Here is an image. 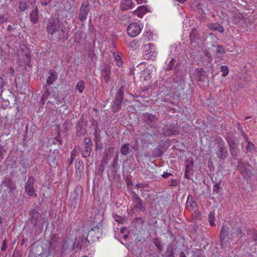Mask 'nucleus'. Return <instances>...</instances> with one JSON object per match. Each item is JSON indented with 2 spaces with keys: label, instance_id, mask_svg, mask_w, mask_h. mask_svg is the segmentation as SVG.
<instances>
[{
  "label": "nucleus",
  "instance_id": "3c124183",
  "mask_svg": "<svg viewBox=\"0 0 257 257\" xmlns=\"http://www.w3.org/2000/svg\"><path fill=\"white\" fill-rule=\"evenodd\" d=\"M85 143L88 144L90 142V139H85Z\"/></svg>",
  "mask_w": 257,
  "mask_h": 257
},
{
  "label": "nucleus",
  "instance_id": "58836bf2",
  "mask_svg": "<svg viewBox=\"0 0 257 257\" xmlns=\"http://www.w3.org/2000/svg\"><path fill=\"white\" fill-rule=\"evenodd\" d=\"M51 2V0H40V3L43 6H46L48 5Z\"/></svg>",
  "mask_w": 257,
  "mask_h": 257
},
{
  "label": "nucleus",
  "instance_id": "c85d7f7f",
  "mask_svg": "<svg viewBox=\"0 0 257 257\" xmlns=\"http://www.w3.org/2000/svg\"><path fill=\"white\" fill-rule=\"evenodd\" d=\"M230 152L231 155L233 157H236L237 156V154L239 153V150L238 149H237L235 146H231L230 145Z\"/></svg>",
  "mask_w": 257,
  "mask_h": 257
},
{
  "label": "nucleus",
  "instance_id": "09e8293b",
  "mask_svg": "<svg viewBox=\"0 0 257 257\" xmlns=\"http://www.w3.org/2000/svg\"><path fill=\"white\" fill-rule=\"evenodd\" d=\"M171 175V173H164L163 174V177L164 178H167L169 176H170Z\"/></svg>",
  "mask_w": 257,
  "mask_h": 257
},
{
  "label": "nucleus",
  "instance_id": "1a4fd4ad",
  "mask_svg": "<svg viewBox=\"0 0 257 257\" xmlns=\"http://www.w3.org/2000/svg\"><path fill=\"white\" fill-rule=\"evenodd\" d=\"M190 41L191 44L197 43L199 40V33L196 29H193L190 33Z\"/></svg>",
  "mask_w": 257,
  "mask_h": 257
},
{
  "label": "nucleus",
  "instance_id": "9d476101",
  "mask_svg": "<svg viewBox=\"0 0 257 257\" xmlns=\"http://www.w3.org/2000/svg\"><path fill=\"white\" fill-rule=\"evenodd\" d=\"M49 73L50 74L49 76L47 78L46 83L47 85H51L53 83V82L57 80L58 78V75L56 71L54 70L51 69L49 71Z\"/></svg>",
  "mask_w": 257,
  "mask_h": 257
},
{
  "label": "nucleus",
  "instance_id": "f257e3e1",
  "mask_svg": "<svg viewBox=\"0 0 257 257\" xmlns=\"http://www.w3.org/2000/svg\"><path fill=\"white\" fill-rule=\"evenodd\" d=\"M60 29V20L57 18H50L46 27V30L49 34L52 35Z\"/></svg>",
  "mask_w": 257,
  "mask_h": 257
},
{
  "label": "nucleus",
  "instance_id": "de8ad7c7",
  "mask_svg": "<svg viewBox=\"0 0 257 257\" xmlns=\"http://www.w3.org/2000/svg\"><path fill=\"white\" fill-rule=\"evenodd\" d=\"M188 171H189V166H187L186 167V173L185 174V177L186 178H189L188 175Z\"/></svg>",
  "mask_w": 257,
  "mask_h": 257
},
{
  "label": "nucleus",
  "instance_id": "473e14b6",
  "mask_svg": "<svg viewBox=\"0 0 257 257\" xmlns=\"http://www.w3.org/2000/svg\"><path fill=\"white\" fill-rule=\"evenodd\" d=\"M145 118L147 119H145V121L148 124H151L152 120V119L154 118V116L151 113H145Z\"/></svg>",
  "mask_w": 257,
  "mask_h": 257
},
{
  "label": "nucleus",
  "instance_id": "680f3d73",
  "mask_svg": "<svg viewBox=\"0 0 257 257\" xmlns=\"http://www.w3.org/2000/svg\"><path fill=\"white\" fill-rule=\"evenodd\" d=\"M36 0H29V2H35Z\"/></svg>",
  "mask_w": 257,
  "mask_h": 257
},
{
  "label": "nucleus",
  "instance_id": "052dcab7",
  "mask_svg": "<svg viewBox=\"0 0 257 257\" xmlns=\"http://www.w3.org/2000/svg\"><path fill=\"white\" fill-rule=\"evenodd\" d=\"M11 28H12V27H11L10 25H9V26H8V29H9V30H10Z\"/></svg>",
  "mask_w": 257,
  "mask_h": 257
},
{
  "label": "nucleus",
  "instance_id": "0eeeda50",
  "mask_svg": "<svg viewBox=\"0 0 257 257\" xmlns=\"http://www.w3.org/2000/svg\"><path fill=\"white\" fill-rule=\"evenodd\" d=\"M133 200L135 204V208H138L142 211H145V208L143 205L142 201L140 197L135 193H134Z\"/></svg>",
  "mask_w": 257,
  "mask_h": 257
},
{
  "label": "nucleus",
  "instance_id": "39448f33",
  "mask_svg": "<svg viewBox=\"0 0 257 257\" xmlns=\"http://www.w3.org/2000/svg\"><path fill=\"white\" fill-rule=\"evenodd\" d=\"M101 232V229L99 227L95 226L89 231L87 237L91 238L92 240H95L99 237Z\"/></svg>",
  "mask_w": 257,
  "mask_h": 257
},
{
  "label": "nucleus",
  "instance_id": "c756f323",
  "mask_svg": "<svg viewBox=\"0 0 257 257\" xmlns=\"http://www.w3.org/2000/svg\"><path fill=\"white\" fill-rule=\"evenodd\" d=\"M213 47L215 48V51H216V53L217 54H221L225 53L224 48L222 46L218 45L217 46H215L214 45Z\"/></svg>",
  "mask_w": 257,
  "mask_h": 257
},
{
  "label": "nucleus",
  "instance_id": "6e6d98bb",
  "mask_svg": "<svg viewBox=\"0 0 257 257\" xmlns=\"http://www.w3.org/2000/svg\"><path fill=\"white\" fill-rule=\"evenodd\" d=\"M73 160H74V158L72 157V156H71L70 163H72L73 161Z\"/></svg>",
  "mask_w": 257,
  "mask_h": 257
},
{
  "label": "nucleus",
  "instance_id": "dca6fc26",
  "mask_svg": "<svg viewBox=\"0 0 257 257\" xmlns=\"http://www.w3.org/2000/svg\"><path fill=\"white\" fill-rule=\"evenodd\" d=\"M7 78L4 75H0V96L4 90V86L7 84Z\"/></svg>",
  "mask_w": 257,
  "mask_h": 257
},
{
  "label": "nucleus",
  "instance_id": "8fccbe9b",
  "mask_svg": "<svg viewBox=\"0 0 257 257\" xmlns=\"http://www.w3.org/2000/svg\"><path fill=\"white\" fill-rule=\"evenodd\" d=\"M239 129L241 132L242 136L244 137V138H245V135L242 129L240 127H239Z\"/></svg>",
  "mask_w": 257,
  "mask_h": 257
},
{
  "label": "nucleus",
  "instance_id": "2f4dec72",
  "mask_svg": "<svg viewBox=\"0 0 257 257\" xmlns=\"http://www.w3.org/2000/svg\"><path fill=\"white\" fill-rule=\"evenodd\" d=\"M44 89H45V92H44V94L42 95V97H41L42 100H43V101L44 100L48 98V96L50 95V93L49 92V89H48V88L47 87V86H45L44 87Z\"/></svg>",
  "mask_w": 257,
  "mask_h": 257
},
{
  "label": "nucleus",
  "instance_id": "4c0bfd02",
  "mask_svg": "<svg viewBox=\"0 0 257 257\" xmlns=\"http://www.w3.org/2000/svg\"><path fill=\"white\" fill-rule=\"evenodd\" d=\"M204 55L207 58V61L208 62L211 63L212 61V56L211 54L209 52L205 51L204 52Z\"/></svg>",
  "mask_w": 257,
  "mask_h": 257
},
{
  "label": "nucleus",
  "instance_id": "4be33fe9",
  "mask_svg": "<svg viewBox=\"0 0 257 257\" xmlns=\"http://www.w3.org/2000/svg\"><path fill=\"white\" fill-rule=\"evenodd\" d=\"M227 154L226 149L223 147H220L217 152V155L220 158H225Z\"/></svg>",
  "mask_w": 257,
  "mask_h": 257
},
{
  "label": "nucleus",
  "instance_id": "338daca9",
  "mask_svg": "<svg viewBox=\"0 0 257 257\" xmlns=\"http://www.w3.org/2000/svg\"><path fill=\"white\" fill-rule=\"evenodd\" d=\"M181 257H182V256H181Z\"/></svg>",
  "mask_w": 257,
  "mask_h": 257
},
{
  "label": "nucleus",
  "instance_id": "37998d69",
  "mask_svg": "<svg viewBox=\"0 0 257 257\" xmlns=\"http://www.w3.org/2000/svg\"><path fill=\"white\" fill-rule=\"evenodd\" d=\"M213 192L218 193L219 190V186L218 184H216L213 186Z\"/></svg>",
  "mask_w": 257,
  "mask_h": 257
},
{
  "label": "nucleus",
  "instance_id": "864d4df0",
  "mask_svg": "<svg viewBox=\"0 0 257 257\" xmlns=\"http://www.w3.org/2000/svg\"><path fill=\"white\" fill-rule=\"evenodd\" d=\"M10 69L11 70V74L13 75L14 73V70L12 68H10Z\"/></svg>",
  "mask_w": 257,
  "mask_h": 257
},
{
  "label": "nucleus",
  "instance_id": "4d7b16f0",
  "mask_svg": "<svg viewBox=\"0 0 257 257\" xmlns=\"http://www.w3.org/2000/svg\"><path fill=\"white\" fill-rule=\"evenodd\" d=\"M3 223V220L2 217L0 216V225Z\"/></svg>",
  "mask_w": 257,
  "mask_h": 257
},
{
  "label": "nucleus",
  "instance_id": "c9c22d12",
  "mask_svg": "<svg viewBox=\"0 0 257 257\" xmlns=\"http://www.w3.org/2000/svg\"><path fill=\"white\" fill-rule=\"evenodd\" d=\"M6 56V52L4 50L1 46H0V59L3 61L5 60Z\"/></svg>",
  "mask_w": 257,
  "mask_h": 257
},
{
  "label": "nucleus",
  "instance_id": "ea45409f",
  "mask_svg": "<svg viewBox=\"0 0 257 257\" xmlns=\"http://www.w3.org/2000/svg\"><path fill=\"white\" fill-rule=\"evenodd\" d=\"M7 247V241L6 240H4L2 242V245L1 247L2 251H5L6 250Z\"/></svg>",
  "mask_w": 257,
  "mask_h": 257
},
{
  "label": "nucleus",
  "instance_id": "7c9ffc66",
  "mask_svg": "<svg viewBox=\"0 0 257 257\" xmlns=\"http://www.w3.org/2000/svg\"><path fill=\"white\" fill-rule=\"evenodd\" d=\"M215 219V217L214 214L212 213H210V214L209 215L208 219H209V223L211 226H215V223L214 222Z\"/></svg>",
  "mask_w": 257,
  "mask_h": 257
},
{
  "label": "nucleus",
  "instance_id": "603ef678",
  "mask_svg": "<svg viewBox=\"0 0 257 257\" xmlns=\"http://www.w3.org/2000/svg\"><path fill=\"white\" fill-rule=\"evenodd\" d=\"M176 1H178V2L180 3H183L185 2H186L187 0H176Z\"/></svg>",
  "mask_w": 257,
  "mask_h": 257
},
{
  "label": "nucleus",
  "instance_id": "a18cd8bd",
  "mask_svg": "<svg viewBox=\"0 0 257 257\" xmlns=\"http://www.w3.org/2000/svg\"><path fill=\"white\" fill-rule=\"evenodd\" d=\"M3 152H4V150H3V148L2 147H0V160H1V159H2L3 158Z\"/></svg>",
  "mask_w": 257,
  "mask_h": 257
},
{
  "label": "nucleus",
  "instance_id": "6e6552de",
  "mask_svg": "<svg viewBox=\"0 0 257 257\" xmlns=\"http://www.w3.org/2000/svg\"><path fill=\"white\" fill-rule=\"evenodd\" d=\"M102 81L104 80L106 84L110 81V69L109 67H106L103 68L101 70Z\"/></svg>",
  "mask_w": 257,
  "mask_h": 257
},
{
  "label": "nucleus",
  "instance_id": "0e129e2a",
  "mask_svg": "<svg viewBox=\"0 0 257 257\" xmlns=\"http://www.w3.org/2000/svg\"><path fill=\"white\" fill-rule=\"evenodd\" d=\"M169 94V90H168V92L166 94L167 95H168Z\"/></svg>",
  "mask_w": 257,
  "mask_h": 257
},
{
  "label": "nucleus",
  "instance_id": "13d9d810",
  "mask_svg": "<svg viewBox=\"0 0 257 257\" xmlns=\"http://www.w3.org/2000/svg\"><path fill=\"white\" fill-rule=\"evenodd\" d=\"M148 45L149 46V47L150 48L151 47V46H153V45L152 44H151V43H149L148 44Z\"/></svg>",
  "mask_w": 257,
  "mask_h": 257
},
{
  "label": "nucleus",
  "instance_id": "f704fd0d",
  "mask_svg": "<svg viewBox=\"0 0 257 257\" xmlns=\"http://www.w3.org/2000/svg\"><path fill=\"white\" fill-rule=\"evenodd\" d=\"M242 175L245 178H248L249 177L250 175L251 174V172L249 169H244L241 170Z\"/></svg>",
  "mask_w": 257,
  "mask_h": 257
},
{
  "label": "nucleus",
  "instance_id": "f3484780",
  "mask_svg": "<svg viewBox=\"0 0 257 257\" xmlns=\"http://www.w3.org/2000/svg\"><path fill=\"white\" fill-rule=\"evenodd\" d=\"M209 28L213 30L218 31L220 33H223L224 29L223 27L221 26L219 24L215 23H211L209 25Z\"/></svg>",
  "mask_w": 257,
  "mask_h": 257
},
{
  "label": "nucleus",
  "instance_id": "423d86ee",
  "mask_svg": "<svg viewBox=\"0 0 257 257\" xmlns=\"http://www.w3.org/2000/svg\"><path fill=\"white\" fill-rule=\"evenodd\" d=\"M34 183V179L33 177H30L25 186V191L29 196H32L35 192L33 187Z\"/></svg>",
  "mask_w": 257,
  "mask_h": 257
},
{
  "label": "nucleus",
  "instance_id": "2eb2a0df",
  "mask_svg": "<svg viewBox=\"0 0 257 257\" xmlns=\"http://www.w3.org/2000/svg\"><path fill=\"white\" fill-rule=\"evenodd\" d=\"M228 228L227 226L223 225L220 233V239L221 241H223L226 237L228 233Z\"/></svg>",
  "mask_w": 257,
  "mask_h": 257
},
{
  "label": "nucleus",
  "instance_id": "bb28decb",
  "mask_svg": "<svg viewBox=\"0 0 257 257\" xmlns=\"http://www.w3.org/2000/svg\"><path fill=\"white\" fill-rule=\"evenodd\" d=\"M85 88L84 83L83 81L78 82L75 87V90H78L80 93H81L84 90Z\"/></svg>",
  "mask_w": 257,
  "mask_h": 257
},
{
  "label": "nucleus",
  "instance_id": "a211bd4d",
  "mask_svg": "<svg viewBox=\"0 0 257 257\" xmlns=\"http://www.w3.org/2000/svg\"><path fill=\"white\" fill-rule=\"evenodd\" d=\"M147 12V8L145 6H140L138 8V9L135 11V13L138 15V17L142 18L143 15L146 14Z\"/></svg>",
  "mask_w": 257,
  "mask_h": 257
},
{
  "label": "nucleus",
  "instance_id": "e2e57ef3",
  "mask_svg": "<svg viewBox=\"0 0 257 257\" xmlns=\"http://www.w3.org/2000/svg\"><path fill=\"white\" fill-rule=\"evenodd\" d=\"M217 1H219V2H223L224 1V0H216Z\"/></svg>",
  "mask_w": 257,
  "mask_h": 257
},
{
  "label": "nucleus",
  "instance_id": "69168bd1",
  "mask_svg": "<svg viewBox=\"0 0 257 257\" xmlns=\"http://www.w3.org/2000/svg\"><path fill=\"white\" fill-rule=\"evenodd\" d=\"M87 151L89 150H90V148L89 147H87Z\"/></svg>",
  "mask_w": 257,
  "mask_h": 257
},
{
  "label": "nucleus",
  "instance_id": "393cba45",
  "mask_svg": "<svg viewBox=\"0 0 257 257\" xmlns=\"http://www.w3.org/2000/svg\"><path fill=\"white\" fill-rule=\"evenodd\" d=\"M28 5L27 2L23 1L19 2L18 9L20 12H23L27 9Z\"/></svg>",
  "mask_w": 257,
  "mask_h": 257
},
{
  "label": "nucleus",
  "instance_id": "49530a36",
  "mask_svg": "<svg viewBox=\"0 0 257 257\" xmlns=\"http://www.w3.org/2000/svg\"><path fill=\"white\" fill-rule=\"evenodd\" d=\"M146 185L145 184H138L136 185V187L137 188H144L146 187Z\"/></svg>",
  "mask_w": 257,
  "mask_h": 257
},
{
  "label": "nucleus",
  "instance_id": "79ce46f5",
  "mask_svg": "<svg viewBox=\"0 0 257 257\" xmlns=\"http://www.w3.org/2000/svg\"><path fill=\"white\" fill-rule=\"evenodd\" d=\"M7 17L4 15L0 16V25L6 22Z\"/></svg>",
  "mask_w": 257,
  "mask_h": 257
},
{
  "label": "nucleus",
  "instance_id": "a19ab883",
  "mask_svg": "<svg viewBox=\"0 0 257 257\" xmlns=\"http://www.w3.org/2000/svg\"><path fill=\"white\" fill-rule=\"evenodd\" d=\"M197 8L198 10L199 13L201 14H205V13L202 8V6L201 4H198L197 6Z\"/></svg>",
  "mask_w": 257,
  "mask_h": 257
},
{
  "label": "nucleus",
  "instance_id": "6ab92c4d",
  "mask_svg": "<svg viewBox=\"0 0 257 257\" xmlns=\"http://www.w3.org/2000/svg\"><path fill=\"white\" fill-rule=\"evenodd\" d=\"M187 208L190 210L195 211L197 208V204L193 200H189V198H188L187 202H186Z\"/></svg>",
  "mask_w": 257,
  "mask_h": 257
},
{
  "label": "nucleus",
  "instance_id": "f8f14e48",
  "mask_svg": "<svg viewBox=\"0 0 257 257\" xmlns=\"http://www.w3.org/2000/svg\"><path fill=\"white\" fill-rule=\"evenodd\" d=\"M243 232L242 229L240 227L233 228L230 230V235L231 237L239 238L242 236Z\"/></svg>",
  "mask_w": 257,
  "mask_h": 257
},
{
  "label": "nucleus",
  "instance_id": "f03ea898",
  "mask_svg": "<svg viewBox=\"0 0 257 257\" xmlns=\"http://www.w3.org/2000/svg\"><path fill=\"white\" fill-rule=\"evenodd\" d=\"M123 91L124 87L122 86L119 89L116 94L112 105V109L115 112L120 110L123 98Z\"/></svg>",
  "mask_w": 257,
  "mask_h": 257
},
{
  "label": "nucleus",
  "instance_id": "c03bdc74",
  "mask_svg": "<svg viewBox=\"0 0 257 257\" xmlns=\"http://www.w3.org/2000/svg\"><path fill=\"white\" fill-rule=\"evenodd\" d=\"M98 128L97 127H95L94 136H95L96 139H97V138L99 136L98 132Z\"/></svg>",
  "mask_w": 257,
  "mask_h": 257
},
{
  "label": "nucleus",
  "instance_id": "cd10ccee",
  "mask_svg": "<svg viewBox=\"0 0 257 257\" xmlns=\"http://www.w3.org/2000/svg\"><path fill=\"white\" fill-rule=\"evenodd\" d=\"M175 63L176 60L174 58H172L170 61L169 63L167 65L166 67L165 68L166 70L168 71L172 69Z\"/></svg>",
  "mask_w": 257,
  "mask_h": 257
},
{
  "label": "nucleus",
  "instance_id": "5fc2aeb1",
  "mask_svg": "<svg viewBox=\"0 0 257 257\" xmlns=\"http://www.w3.org/2000/svg\"><path fill=\"white\" fill-rule=\"evenodd\" d=\"M138 3V4H141L142 3L143 0H136Z\"/></svg>",
  "mask_w": 257,
  "mask_h": 257
},
{
  "label": "nucleus",
  "instance_id": "b1692460",
  "mask_svg": "<svg viewBox=\"0 0 257 257\" xmlns=\"http://www.w3.org/2000/svg\"><path fill=\"white\" fill-rule=\"evenodd\" d=\"M130 144H125L122 145L120 148V153L121 155L126 156L128 154L130 151Z\"/></svg>",
  "mask_w": 257,
  "mask_h": 257
},
{
  "label": "nucleus",
  "instance_id": "7ed1b4c3",
  "mask_svg": "<svg viewBox=\"0 0 257 257\" xmlns=\"http://www.w3.org/2000/svg\"><path fill=\"white\" fill-rule=\"evenodd\" d=\"M90 11L89 9V4L87 2H83L80 7L79 15H78V20L83 22L85 21L87 17V15L88 12Z\"/></svg>",
  "mask_w": 257,
  "mask_h": 257
},
{
  "label": "nucleus",
  "instance_id": "20e7f679",
  "mask_svg": "<svg viewBox=\"0 0 257 257\" xmlns=\"http://www.w3.org/2000/svg\"><path fill=\"white\" fill-rule=\"evenodd\" d=\"M141 31L139 24L137 23H133L127 27V32L129 36L132 37H135L138 36Z\"/></svg>",
  "mask_w": 257,
  "mask_h": 257
},
{
  "label": "nucleus",
  "instance_id": "5701e85b",
  "mask_svg": "<svg viewBox=\"0 0 257 257\" xmlns=\"http://www.w3.org/2000/svg\"><path fill=\"white\" fill-rule=\"evenodd\" d=\"M206 74L205 71L203 68H199L197 69L196 73V79L198 81H202V77L204 76Z\"/></svg>",
  "mask_w": 257,
  "mask_h": 257
},
{
  "label": "nucleus",
  "instance_id": "ddd939ff",
  "mask_svg": "<svg viewBox=\"0 0 257 257\" xmlns=\"http://www.w3.org/2000/svg\"><path fill=\"white\" fill-rule=\"evenodd\" d=\"M30 19L33 24H36L38 22V10L37 7L30 13Z\"/></svg>",
  "mask_w": 257,
  "mask_h": 257
},
{
  "label": "nucleus",
  "instance_id": "9b49d317",
  "mask_svg": "<svg viewBox=\"0 0 257 257\" xmlns=\"http://www.w3.org/2000/svg\"><path fill=\"white\" fill-rule=\"evenodd\" d=\"M75 172L77 174L81 175L83 172L84 165L80 159H77L75 163Z\"/></svg>",
  "mask_w": 257,
  "mask_h": 257
},
{
  "label": "nucleus",
  "instance_id": "72a5a7b5",
  "mask_svg": "<svg viewBox=\"0 0 257 257\" xmlns=\"http://www.w3.org/2000/svg\"><path fill=\"white\" fill-rule=\"evenodd\" d=\"M220 70L222 72V76H226L228 74V68L226 66H221L220 67Z\"/></svg>",
  "mask_w": 257,
  "mask_h": 257
},
{
  "label": "nucleus",
  "instance_id": "bf43d9fd",
  "mask_svg": "<svg viewBox=\"0 0 257 257\" xmlns=\"http://www.w3.org/2000/svg\"><path fill=\"white\" fill-rule=\"evenodd\" d=\"M175 88H177L178 90H180V89H182V87H181V86H180V87L179 88V87L178 86V87H176Z\"/></svg>",
  "mask_w": 257,
  "mask_h": 257
},
{
  "label": "nucleus",
  "instance_id": "a878e982",
  "mask_svg": "<svg viewBox=\"0 0 257 257\" xmlns=\"http://www.w3.org/2000/svg\"><path fill=\"white\" fill-rule=\"evenodd\" d=\"M113 57L114 59L115 64L118 66L122 65V61H121V59L120 56L117 53H113Z\"/></svg>",
  "mask_w": 257,
  "mask_h": 257
},
{
  "label": "nucleus",
  "instance_id": "4468645a",
  "mask_svg": "<svg viewBox=\"0 0 257 257\" xmlns=\"http://www.w3.org/2000/svg\"><path fill=\"white\" fill-rule=\"evenodd\" d=\"M133 2L132 0H123L121 3V9L123 11L129 10L133 7Z\"/></svg>",
  "mask_w": 257,
  "mask_h": 257
},
{
  "label": "nucleus",
  "instance_id": "412c9836",
  "mask_svg": "<svg viewBox=\"0 0 257 257\" xmlns=\"http://www.w3.org/2000/svg\"><path fill=\"white\" fill-rule=\"evenodd\" d=\"M59 40H66L68 39V33L65 31L64 28H61L58 34Z\"/></svg>",
  "mask_w": 257,
  "mask_h": 257
},
{
  "label": "nucleus",
  "instance_id": "aec40b11",
  "mask_svg": "<svg viewBox=\"0 0 257 257\" xmlns=\"http://www.w3.org/2000/svg\"><path fill=\"white\" fill-rule=\"evenodd\" d=\"M163 133L166 136H170L177 134L178 131L177 129L175 128H173V129H169L168 127H166L163 130Z\"/></svg>",
  "mask_w": 257,
  "mask_h": 257
},
{
  "label": "nucleus",
  "instance_id": "e433bc0d",
  "mask_svg": "<svg viewBox=\"0 0 257 257\" xmlns=\"http://www.w3.org/2000/svg\"><path fill=\"white\" fill-rule=\"evenodd\" d=\"M254 145L250 142H248L246 147V150L248 152H251L253 149Z\"/></svg>",
  "mask_w": 257,
  "mask_h": 257
}]
</instances>
